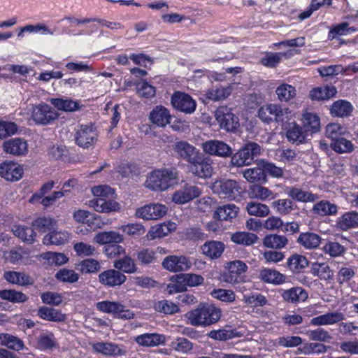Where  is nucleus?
Segmentation results:
<instances>
[{
	"label": "nucleus",
	"instance_id": "bf43d9fd",
	"mask_svg": "<svg viewBox=\"0 0 358 358\" xmlns=\"http://www.w3.org/2000/svg\"><path fill=\"white\" fill-rule=\"evenodd\" d=\"M208 337L213 340L225 341L240 336L236 329H220L217 330H211L208 334Z\"/></svg>",
	"mask_w": 358,
	"mask_h": 358
},
{
	"label": "nucleus",
	"instance_id": "393cba45",
	"mask_svg": "<svg viewBox=\"0 0 358 358\" xmlns=\"http://www.w3.org/2000/svg\"><path fill=\"white\" fill-rule=\"evenodd\" d=\"M280 296L287 302L296 303L308 299V292L301 287H293L287 289H281Z\"/></svg>",
	"mask_w": 358,
	"mask_h": 358
},
{
	"label": "nucleus",
	"instance_id": "8fccbe9b",
	"mask_svg": "<svg viewBox=\"0 0 358 358\" xmlns=\"http://www.w3.org/2000/svg\"><path fill=\"white\" fill-rule=\"evenodd\" d=\"M313 211L320 216L332 215L337 213L338 207L329 201L322 200L313 206Z\"/></svg>",
	"mask_w": 358,
	"mask_h": 358
},
{
	"label": "nucleus",
	"instance_id": "37998d69",
	"mask_svg": "<svg viewBox=\"0 0 358 358\" xmlns=\"http://www.w3.org/2000/svg\"><path fill=\"white\" fill-rule=\"evenodd\" d=\"M321 237L313 232L301 233L297 238V242L306 249L317 248L321 242Z\"/></svg>",
	"mask_w": 358,
	"mask_h": 358
},
{
	"label": "nucleus",
	"instance_id": "ea45409f",
	"mask_svg": "<svg viewBox=\"0 0 358 358\" xmlns=\"http://www.w3.org/2000/svg\"><path fill=\"white\" fill-rule=\"evenodd\" d=\"M94 241L100 245L106 246L111 243H120L123 241V237L119 233L109 231L99 232L94 237Z\"/></svg>",
	"mask_w": 358,
	"mask_h": 358
},
{
	"label": "nucleus",
	"instance_id": "423d86ee",
	"mask_svg": "<svg viewBox=\"0 0 358 358\" xmlns=\"http://www.w3.org/2000/svg\"><path fill=\"white\" fill-rule=\"evenodd\" d=\"M216 121L221 129L235 132L240 126L238 117L227 106H220L214 113Z\"/></svg>",
	"mask_w": 358,
	"mask_h": 358
},
{
	"label": "nucleus",
	"instance_id": "603ef678",
	"mask_svg": "<svg viewBox=\"0 0 358 358\" xmlns=\"http://www.w3.org/2000/svg\"><path fill=\"white\" fill-rule=\"evenodd\" d=\"M250 194L252 197L263 201L266 199H273L277 196V194L273 192L268 188L257 184L250 186Z\"/></svg>",
	"mask_w": 358,
	"mask_h": 358
},
{
	"label": "nucleus",
	"instance_id": "e433bc0d",
	"mask_svg": "<svg viewBox=\"0 0 358 358\" xmlns=\"http://www.w3.org/2000/svg\"><path fill=\"white\" fill-rule=\"evenodd\" d=\"M51 104L59 110L72 112L79 109V102L70 98H52L50 100Z\"/></svg>",
	"mask_w": 358,
	"mask_h": 358
},
{
	"label": "nucleus",
	"instance_id": "6e6552de",
	"mask_svg": "<svg viewBox=\"0 0 358 358\" xmlns=\"http://www.w3.org/2000/svg\"><path fill=\"white\" fill-rule=\"evenodd\" d=\"M96 308L102 313L113 314L115 317L122 319L128 320L134 317L132 311L125 309V306L118 301H99L96 303Z\"/></svg>",
	"mask_w": 358,
	"mask_h": 358
},
{
	"label": "nucleus",
	"instance_id": "774afa93",
	"mask_svg": "<svg viewBox=\"0 0 358 358\" xmlns=\"http://www.w3.org/2000/svg\"><path fill=\"white\" fill-rule=\"evenodd\" d=\"M56 224V220L50 217H39L32 222V226L37 230L46 232L50 231Z\"/></svg>",
	"mask_w": 358,
	"mask_h": 358
},
{
	"label": "nucleus",
	"instance_id": "f3484780",
	"mask_svg": "<svg viewBox=\"0 0 358 358\" xmlns=\"http://www.w3.org/2000/svg\"><path fill=\"white\" fill-rule=\"evenodd\" d=\"M202 148L206 154L217 157H229L232 153L231 148L227 144L217 140L203 143Z\"/></svg>",
	"mask_w": 358,
	"mask_h": 358
},
{
	"label": "nucleus",
	"instance_id": "4468645a",
	"mask_svg": "<svg viewBox=\"0 0 358 358\" xmlns=\"http://www.w3.org/2000/svg\"><path fill=\"white\" fill-rule=\"evenodd\" d=\"M171 103L173 106L185 113H192L196 109L195 101L187 94L176 92L171 98Z\"/></svg>",
	"mask_w": 358,
	"mask_h": 358
},
{
	"label": "nucleus",
	"instance_id": "2f4dec72",
	"mask_svg": "<svg viewBox=\"0 0 358 358\" xmlns=\"http://www.w3.org/2000/svg\"><path fill=\"white\" fill-rule=\"evenodd\" d=\"M239 208L235 204H226L219 206L213 214V217L218 220L231 221L238 213Z\"/></svg>",
	"mask_w": 358,
	"mask_h": 358
},
{
	"label": "nucleus",
	"instance_id": "680f3d73",
	"mask_svg": "<svg viewBox=\"0 0 358 358\" xmlns=\"http://www.w3.org/2000/svg\"><path fill=\"white\" fill-rule=\"evenodd\" d=\"M69 238V234L66 231L54 230L50 231L44 238V243L52 244V245H63L66 243Z\"/></svg>",
	"mask_w": 358,
	"mask_h": 358
},
{
	"label": "nucleus",
	"instance_id": "20e7f679",
	"mask_svg": "<svg viewBox=\"0 0 358 358\" xmlns=\"http://www.w3.org/2000/svg\"><path fill=\"white\" fill-rule=\"evenodd\" d=\"M212 189L220 198L229 200L238 199L245 190L238 181L224 179L216 180L213 185Z\"/></svg>",
	"mask_w": 358,
	"mask_h": 358
},
{
	"label": "nucleus",
	"instance_id": "2eb2a0df",
	"mask_svg": "<svg viewBox=\"0 0 358 358\" xmlns=\"http://www.w3.org/2000/svg\"><path fill=\"white\" fill-rule=\"evenodd\" d=\"M32 118L36 124H47L57 118V113L48 104L42 103L33 108Z\"/></svg>",
	"mask_w": 358,
	"mask_h": 358
},
{
	"label": "nucleus",
	"instance_id": "09e8293b",
	"mask_svg": "<svg viewBox=\"0 0 358 358\" xmlns=\"http://www.w3.org/2000/svg\"><path fill=\"white\" fill-rule=\"evenodd\" d=\"M275 94L279 101L288 102L296 96V90L295 87L291 85L282 83L277 87Z\"/></svg>",
	"mask_w": 358,
	"mask_h": 358
},
{
	"label": "nucleus",
	"instance_id": "c85d7f7f",
	"mask_svg": "<svg viewBox=\"0 0 358 358\" xmlns=\"http://www.w3.org/2000/svg\"><path fill=\"white\" fill-rule=\"evenodd\" d=\"M37 316L42 320L55 322H64L66 319L65 315L61 310L47 306L40 307L37 311Z\"/></svg>",
	"mask_w": 358,
	"mask_h": 358
},
{
	"label": "nucleus",
	"instance_id": "4c0bfd02",
	"mask_svg": "<svg viewBox=\"0 0 358 358\" xmlns=\"http://www.w3.org/2000/svg\"><path fill=\"white\" fill-rule=\"evenodd\" d=\"M185 281L184 273L173 275L169 280V283L167 285L166 290L168 293L173 294L185 292L187 287Z\"/></svg>",
	"mask_w": 358,
	"mask_h": 358
},
{
	"label": "nucleus",
	"instance_id": "864d4df0",
	"mask_svg": "<svg viewBox=\"0 0 358 358\" xmlns=\"http://www.w3.org/2000/svg\"><path fill=\"white\" fill-rule=\"evenodd\" d=\"M232 92V87L228 85L227 87L220 86L215 89L209 90L206 93V96L209 100L218 101L227 98Z\"/></svg>",
	"mask_w": 358,
	"mask_h": 358
},
{
	"label": "nucleus",
	"instance_id": "9d476101",
	"mask_svg": "<svg viewBox=\"0 0 358 358\" xmlns=\"http://www.w3.org/2000/svg\"><path fill=\"white\" fill-rule=\"evenodd\" d=\"M167 208L160 203H150L138 208L136 211V217L146 220H159L166 215Z\"/></svg>",
	"mask_w": 358,
	"mask_h": 358
},
{
	"label": "nucleus",
	"instance_id": "cd10ccee",
	"mask_svg": "<svg viewBox=\"0 0 358 358\" xmlns=\"http://www.w3.org/2000/svg\"><path fill=\"white\" fill-rule=\"evenodd\" d=\"M4 279L8 282L20 286L31 285L34 280L28 274L24 272L13 271H5L3 273Z\"/></svg>",
	"mask_w": 358,
	"mask_h": 358
},
{
	"label": "nucleus",
	"instance_id": "a18cd8bd",
	"mask_svg": "<svg viewBox=\"0 0 358 358\" xmlns=\"http://www.w3.org/2000/svg\"><path fill=\"white\" fill-rule=\"evenodd\" d=\"M287 194L292 199L303 203L314 202L318 198L317 194L295 187L289 188Z\"/></svg>",
	"mask_w": 358,
	"mask_h": 358
},
{
	"label": "nucleus",
	"instance_id": "412c9836",
	"mask_svg": "<svg viewBox=\"0 0 358 358\" xmlns=\"http://www.w3.org/2000/svg\"><path fill=\"white\" fill-rule=\"evenodd\" d=\"M92 350L96 353L105 356H122L125 355V350L121 349L119 345L112 342H97L92 345Z\"/></svg>",
	"mask_w": 358,
	"mask_h": 358
},
{
	"label": "nucleus",
	"instance_id": "79ce46f5",
	"mask_svg": "<svg viewBox=\"0 0 358 358\" xmlns=\"http://www.w3.org/2000/svg\"><path fill=\"white\" fill-rule=\"evenodd\" d=\"M76 268L82 274H94L99 271L101 264L95 259L87 258L76 264Z\"/></svg>",
	"mask_w": 358,
	"mask_h": 358
},
{
	"label": "nucleus",
	"instance_id": "c9c22d12",
	"mask_svg": "<svg viewBox=\"0 0 358 358\" xmlns=\"http://www.w3.org/2000/svg\"><path fill=\"white\" fill-rule=\"evenodd\" d=\"M0 345L17 352L22 350L25 348L22 339L8 333L0 334Z\"/></svg>",
	"mask_w": 358,
	"mask_h": 358
},
{
	"label": "nucleus",
	"instance_id": "58836bf2",
	"mask_svg": "<svg viewBox=\"0 0 358 358\" xmlns=\"http://www.w3.org/2000/svg\"><path fill=\"white\" fill-rule=\"evenodd\" d=\"M231 241L237 245L250 246L257 242L258 236L250 232L236 231L231 234Z\"/></svg>",
	"mask_w": 358,
	"mask_h": 358
},
{
	"label": "nucleus",
	"instance_id": "aec40b11",
	"mask_svg": "<svg viewBox=\"0 0 358 358\" xmlns=\"http://www.w3.org/2000/svg\"><path fill=\"white\" fill-rule=\"evenodd\" d=\"M36 347L41 351H52L59 348V343L54 334L45 330L36 338Z\"/></svg>",
	"mask_w": 358,
	"mask_h": 358
},
{
	"label": "nucleus",
	"instance_id": "6ab92c4d",
	"mask_svg": "<svg viewBox=\"0 0 358 358\" xmlns=\"http://www.w3.org/2000/svg\"><path fill=\"white\" fill-rule=\"evenodd\" d=\"M3 149L6 153L12 155H26L28 152V144L22 138H14L3 142Z\"/></svg>",
	"mask_w": 358,
	"mask_h": 358
},
{
	"label": "nucleus",
	"instance_id": "13d9d810",
	"mask_svg": "<svg viewBox=\"0 0 358 358\" xmlns=\"http://www.w3.org/2000/svg\"><path fill=\"white\" fill-rule=\"evenodd\" d=\"M136 259L140 265H148L156 262L157 252L150 248H143L136 252Z\"/></svg>",
	"mask_w": 358,
	"mask_h": 358
},
{
	"label": "nucleus",
	"instance_id": "4be33fe9",
	"mask_svg": "<svg viewBox=\"0 0 358 358\" xmlns=\"http://www.w3.org/2000/svg\"><path fill=\"white\" fill-rule=\"evenodd\" d=\"M169 110L162 106H155L150 113L149 120L157 127H164L171 122Z\"/></svg>",
	"mask_w": 358,
	"mask_h": 358
},
{
	"label": "nucleus",
	"instance_id": "e2e57ef3",
	"mask_svg": "<svg viewBox=\"0 0 358 358\" xmlns=\"http://www.w3.org/2000/svg\"><path fill=\"white\" fill-rule=\"evenodd\" d=\"M347 128L338 124H328L325 129V135L327 138L336 141L341 139V136L347 133Z\"/></svg>",
	"mask_w": 358,
	"mask_h": 358
},
{
	"label": "nucleus",
	"instance_id": "49530a36",
	"mask_svg": "<svg viewBox=\"0 0 358 358\" xmlns=\"http://www.w3.org/2000/svg\"><path fill=\"white\" fill-rule=\"evenodd\" d=\"M173 149L180 157H196L199 153V150L194 145L185 141L174 143Z\"/></svg>",
	"mask_w": 358,
	"mask_h": 358
},
{
	"label": "nucleus",
	"instance_id": "f8f14e48",
	"mask_svg": "<svg viewBox=\"0 0 358 358\" xmlns=\"http://www.w3.org/2000/svg\"><path fill=\"white\" fill-rule=\"evenodd\" d=\"M23 174L22 166L16 162L6 161L0 164V176L7 181H18L22 178Z\"/></svg>",
	"mask_w": 358,
	"mask_h": 358
},
{
	"label": "nucleus",
	"instance_id": "bb28decb",
	"mask_svg": "<svg viewBox=\"0 0 358 358\" xmlns=\"http://www.w3.org/2000/svg\"><path fill=\"white\" fill-rule=\"evenodd\" d=\"M224 249V243L218 241H209L201 246L203 254L210 259L220 257Z\"/></svg>",
	"mask_w": 358,
	"mask_h": 358
},
{
	"label": "nucleus",
	"instance_id": "72a5a7b5",
	"mask_svg": "<svg viewBox=\"0 0 358 358\" xmlns=\"http://www.w3.org/2000/svg\"><path fill=\"white\" fill-rule=\"evenodd\" d=\"M136 341L141 345L146 347H154L159 345L164 344L166 337L159 334H144L138 336Z\"/></svg>",
	"mask_w": 358,
	"mask_h": 358
},
{
	"label": "nucleus",
	"instance_id": "0eeeda50",
	"mask_svg": "<svg viewBox=\"0 0 358 358\" xmlns=\"http://www.w3.org/2000/svg\"><path fill=\"white\" fill-rule=\"evenodd\" d=\"M188 163V170L190 173L201 178L211 176L213 167L211 158H183Z\"/></svg>",
	"mask_w": 358,
	"mask_h": 358
},
{
	"label": "nucleus",
	"instance_id": "39448f33",
	"mask_svg": "<svg viewBox=\"0 0 358 358\" xmlns=\"http://www.w3.org/2000/svg\"><path fill=\"white\" fill-rule=\"evenodd\" d=\"M227 271L223 274V280L231 284H238L245 281L247 264L241 260H234L227 263Z\"/></svg>",
	"mask_w": 358,
	"mask_h": 358
},
{
	"label": "nucleus",
	"instance_id": "de8ad7c7",
	"mask_svg": "<svg viewBox=\"0 0 358 358\" xmlns=\"http://www.w3.org/2000/svg\"><path fill=\"white\" fill-rule=\"evenodd\" d=\"M262 243L266 248L281 249L287 244L288 240L285 236L268 234L264 236Z\"/></svg>",
	"mask_w": 358,
	"mask_h": 358
},
{
	"label": "nucleus",
	"instance_id": "6e6d98bb",
	"mask_svg": "<svg viewBox=\"0 0 358 358\" xmlns=\"http://www.w3.org/2000/svg\"><path fill=\"white\" fill-rule=\"evenodd\" d=\"M246 210L250 215L260 217H264L270 213V209L267 205L256 201L248 202Z\"/></svg>",
	"mask_w": 358,
	"mask_h": 358
},
{
	"label": "nucleus",
	"instance_id": "4d7b16f0",
	"mask_svg": "<svg viewBox=\"0 0 358 358\" xmlns=\"http://www.w3.org/2000/svg\"><path fill=\"white\" fill-rule=\"evenodd\" d=\"M356 31L354 27H350L348 22H342L334 26L329 32L328 38L330 40L338 39L341 36H346Z\"/></svg>",
	"mask_w": 358,
	"mask_h": 358
},
{
	"label": "nucleus",
	"instance_id": "f704fd0d",
	"mask_svg": "<svg viewBox=\"0 0 358 358\" xmlns=\"http://www.w3.org/2000/svg\"><path fill=\"white\" fill-rule=\"evenodd\" d=\"M113 265L115 268L124 274L135 273L138 269L134 259L129 255H124L122 258L115 260Z\"/></svg>",
	"mask_w": 358,
	"mask_h": 358
},
{
	"label": "nucleus",
	"instance_id": "338daca9",
	"mask_svg": "<svg viewBox=\"0 0 358 358\" xmlns=\"http://www.w3.org/2000/svg\"><path fill=\"white\" fill-rule=\"evenodd\" d=\"M299 350L304 355H320L325 353L327 350V347L320 343L306 342L303 343Z\"/></svg>",
	"mask_w": 358,
	"mask_h": 358
},
{
	"label": "nucleus",
	"instance_id": "c756f323",
	"mask_svg": "<svg viewBox=\"0 0 358 358\" xmlns=\"http://www.w3.org/2000/svg\"><path fill=\"white\" fill-rule=\"evenodd\" d=\"M308 264L309 262L305 256L296 253L291 255L287 261V268L294 275L303 273Z\"/></svg>",
	"mask_w": 358,
	"mask_h": 358
},
{
	"label": "nucleus",
	"instance_id": "a878e982",
	"mask_svg": "<svg viewBox=\"0 0 358 358\" xmlns=\"http://www.w3.org/2000/svg\"><path fill=\"white\" fill-rule=\"evenodd\" d=\"M336 226L342 231L358 227V213L348 211L338 217L336 221Z\"/></svg>",
	"mask_w": 358,
	"mask_h": 358
},
{
	"label": "nucleus",
	"instance_id": "a211bd4d",
	"mask_svg": "<svg viewBox=\"0 0 358 358\" xmlns=\"http://www.w3.org/2000/svg\"><path fill=\"white\" fill-rule=\"evenodd\" d=\"M310 273L320 280L327 283H331L334 279V270L327 262H313L310 266Z\"/></svg>",
	"mask_w": 358,
	"mask_h": 358
},
{
	"label": "nucleus",
	"instance_id": "473e14b6",
	"mask_svg": "<svg viewBox=\"0 0 358 358\" xmlns=\"http://www.w3.org/2000/svg\"><path fill=\"white\" fill-rule=\"evenodd\" d=\"M242 301L250 308L263 307L268 303L266 297L259 292H247L243 294Z\"/></svg>",
	"mask_w": 358,
	"mask_h": 358
},
{
	"label": "nucleus",
	"instance_id": "3c124183",
	"mask_svg": "<svg viewBox=\"0 0 358 358\" xmlns=\"http://www.w3.org/2000/svg\"><path fill=\"white\" fill-rule=\"evenodd\" d=\"M352 109L353 107L349 101L338 100L332 104L331 114L336 117H346L351 113Z\"/></svg>",
	"mask_w": 358,
	"mask_h": 358
},
{
	"label": "nucleus",
	"instance_id": "ddd939ff",
	"mask_svg": "<svg viewBox=\"0 0 358 358\" xmlns=\"http://www.w3.org/2000/svg\"><path fill=\"white\" fill-rule=\"evenodd\" d=\"M192 266V262L185 256L170 255L164 258L162 266L171 272H180L188 270Z\"/></svg>",
	"mask_w": 358,
	"mask_h": 358
},
{
	"label": "nucleus",
	"instance_id": "9b49d317",
	"mask_svg": "<svg viewBox=\"0 0 358 358\" xmlns=\"http://www.w3.org/2000/svg\"><path fill=\"white\" fill-rule=\"evenodd\" d=\"M98 134L92 125H81L76 131V141L80 147L88 148L97 141Z\"/></svg>",
	"mask_w": 358,
	"mask_h": 358
},
{
	"label": "nucleus",
	"instance_id": "a19ab883",
	"mask_svg": "<svg viewBox=\"0 0 358 358\" xmlns=\"http://www.w3.org/2000/svg\"><path fill=\"white\" fill-rule=\"evenodd\" d=\"M12 231L13 234L22 241L28 244L34 243L36 234L31 227L20 224L14 225Z\"/></svg>",
	"mask_w": 358,
	"mask_h": 358
},
{
	"label": "nucleus",
	"instance_id": "5fc2aeb1",
	"mask_svg": "<svg viewBox=\"0 0 358 358\" xmlns=\"http://www.w3.org/2000/svg\"><path fill=\"white\" fill-rule=\"evenodd\" d=\"M303 124L306 131L317 132L320 126L319 117L313 113L305 112L303 114Z\"/></svg>",
	"mask_w": 358,
	"mask_h": 358
},
{
	"label": "nucleus",
	"instance_id": "1a4fd4ad",
	"mask_svg": "<svg viewBox=\"0 0 358 358\" xmlns=\"http://www.w3.org/2000/svg\"><path fill=\"white\" fill-rule=\"evenodd\" d=\"M127 276L117 268H108L98 275L99 282L106 288L120 287L127 281Z\"/></svg>",
	"mask_w": 358,
	"mask_h": 358
},
{
	"label": "nucleus",
	"instance_id": "69168bd1",
	"mask_svg": "<svg viewBox=\"0 0 358 358\" xmlns=\"http://www.w3.org/2000/svg\"><path fill=\"white\" fill-rule=\"evenodd\" d=\"M325 254L331 257H337L343 255L345 252V248L336 241H328L322 248Z\"/></svg>",
	"mask_w": 358,
	"mask_h": 358
},
{
	"label": "nucleus",
	"instance_id": "5701e85b",
	"mask_svg": "<svg viewBox=\"0 0 358 358\" xmlns=\"http://www.w3.org/2000/svg\"><path fill=\"white\" fill-rule=\"evenodd\" d=\"M259 279L268 284L275 285H282L287 282V276L275 269L263 268L259 271Z\"/></svg>",
	"mask_w": 358,
	"mask_h": 358
},
{
	"label": "nucleus",
	"instance_id": "7ed1b4c3",
	"mask_svg": "<svg viewBox=\"0 0 358 358\" xmlns=\"http://www.w3.org/2000/svg\"><path fill=\"white\" fill-rule=\"evenodd\" d=\"M178 171L175 168L157 169L152 171L146 180L147 187L155 191H164L176 184Z\"/></svg>",
	"mask_w": 358,
	"mask_h": 358
},
{
	"label": "nucleus",
	"instance_id": "7c9ffc66",
	"mask_svg": "<svg viewBox=\"0 0 358 358\" xmlns=\"http://www.w3.org/2000/svg\"><path fill=\"white\" fill-rule=\"evenodd\" d=\"M73 217L78 222L88 224L91 229H95L101 224L100 216L85 210H76L73 213Z\"/></svg>",
	"mask_w": 358,
	"mask_h": 358
},
{
	"label": "nucleus",
	"instance_id": "dca6fc26",
	"mask_svg": "<svg viewBox=\"0 0 358 358\" xmlns=\"http://www.w3.org/2000/svg\"><path fill=\"white\" fill-rule=\"evenodd\" d=\"M201 191L198 187L185 183L180 189L176 191L172 195V200L175 203L184 204L199 196Z\"/></svg>",
	"mask_w": 358,
	"mask_h": 358
},
{
	"label": "nucleus",
	"instance_id": "0e129e2a",
	"mask_svg": "<svg viewBox=\"0 0 358 358\" xmlns=\"http://www.w3.org/2000/svg\"><path fill=\"white\" fill-rule=\"evenodd\" d=\"M356 274V267L352 266H341L336 274V280L339 285L348 283Z\"/></svg>",
	"mask_w": 358,
	"mask_h": 358
},
{
	"label": "nucleus",
	"instance_id": "c03bdc74",
	"mask_svg": "<svg viewBox=\"0 0 358 358\" xmlns=\"http://www.w3.org/2000/svg\"><path fill=\"white\" fill-rule=\"evenodd\" d=\"M337 92L334 86H322L313 89L309 94L312 100L329 99L334 96Z\"/></svg>",
	"mask_w": 358,
	"mask_h": 358
},
{
	"label": "nucleus",
	"instance_id": "b1692460",
	"mask_svg": "<svg viewBox=\"0 0 358 358\" xmlns=\"http://www.w3.org/2000/svg\"><path fill=\"white\" fill-rule=\"evenodd\" d=\"M345 319V316L341 312H329L312 318L310 324L314 326L332 325Z\"/></svg>",
	"mask_w": 358,
	"mask_h": 358
},
{
	"label": "nucleus",
	"instance_id": "052dcab7",
	"mask_svg": "<svg viewBox=\"0 0 358 358\" xmlns=\"http://www.w3.org/2000/svg\"><path fill=\"white\" fill-rule=\"evenodd\" d=\"M0 298L12 303H24L28 300L25 294L14 289L1 290Z\"/></svg>",
	"mask_w": 358,
	"mask_h": 358
},
{
	"label": "nucleus",
	"instance_id": "f03ea898",
	"mask_svg": "<svg viewBox=\"0 0 358 358\" xmlns=\"http://www.w3.org/2000/svg\"><path fill=\"white\" fill-rule=\"evenodd\" d=\"M94 199L89 201V206L99 213H110L120 209L119 203L114 201L115 190L108 185H98L92 188Z\"/></svg>",
	"mask_w": 358,
	"mask_h": 358
},
{
	"label": "nucleus",
	"instance_id": "f257e3e1",
	"mask_svg": "<svg viewBox=\"0 0 358 358\" xmlns=\"http://www.w3.org/2000/svg\"><path fill=\"white\" fill-rule=\"evenodd\" d=\"M222 316L220 308L214 303H200L195 308L188 311L185 317L194 327H207L217 324Z\"/></svg>",
	"mask_w": 358,
	"mask_h": 358
}]
</instances>
